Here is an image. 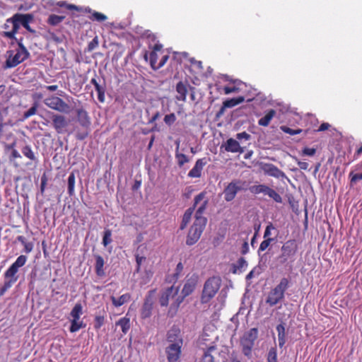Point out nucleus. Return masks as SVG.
<instances>
[{"label": "nucleus", "mask_w": 362, "mask_h": 362, "mask_svg": "<svg viewBox=\"0 0 362 362\" xmlns=\"http://www.w3.org/2000/svg\"><path fill=\"white\" fill-rule=\"evenodd\" d=\"M208 204V200H204L195 213V221L190 228L187 235L186 243L192 245L199 239L206 223V218L202 216Z\"/></svg>", "instance_id": "nucleus-1"}, {"label": "nucleus", "mask_w": 362, "mask_h": 362, "mask_svg": "<svg viewBox=\"0 0 362 362\" xmlns=\"http://www.w3.org/2000/svg\"><path fill=\"white\" fill-rule=\"evenodd\" d=\"M28 257L25 255H20L16 260L9 267V268L4 273L5 281L4 285L0 288V295L4 293L10 288L12 285L17 281L18 276L16 274L18 269L26 263Z\"/></svg>", "instance_id": "nucleus-2"}, {"label": "nucleus", "mask_w": 362, "mask_h": 362, "mask_svg": "<svg viewBox=\"0 0 362 362\" xmlns=\"http://www.w3.org/2000/svg\"><path fill=\"white\" fill-rule=\"evenodd\" d=\"M288 287V280L286 278L281 279L279 284L272 289L266 299V303L274 306L281 303L284 298V293Z\"/></svg>", "instance_id": "nucleus-3"}, {"label": "nucleus", "mask_w": 362, "mask_h": 362, "mask_svg": "<svg viewBox=\"0 0 362 362\" xmlns=\"http://www.w3.org/2000/svg\"><path fill=\"white\" fill-rule=\"evenodd\" d=\"M221 283V279L216 276H213L206 280L202 295V303H208L216 295L220 288Z\"/></svg>", "instance_id": "nucleus-4"}, {"label": "nucleus", "mask_w": 362, "mask_h": 362, "mask_svg": "<svg viewBox=\"0 0 362 362\" xmlns=\"http://www.w3.org/2000/svg\"><path fill=\"white\" fill-rule=\"evenodd\" d=\"M258 337V329L252 328L245 332L240 340L242 351L244 355L249 357L251 356L252 349L254 346L255 341Z\"/></svg>", "instance_id": "nucleus-5"}, {"label": "nucleus", "mask_w": 362, "mask_h": 362, "mask_svg": "<svg viewBox=\"0 0 362 362\" xmlns=\"http://www.w3.org/2000/svg\"><path fill=\"white\" fill-rule=\"evenodd\" d=\"M29 56V52L23 45L21 42H18V48L15 54L10 52L6 62V66L8 68L15 67L20 63L23 62Z\"/></svg>", "instance_id": "nucleus-6"}, {"label": "nucleus", "mask_w": 362, "mask_h": 362, "mask_svg": "<svg viewBox=\"0 0 362 362\" xmlns=\"http://www.w3.org/2000/svg\"><path fill=\"white\" fill-rule=\"evenodd\" d=\"M83 314V308L81 303H76L71 311L72 320L69 330L71 332H76L80 329L86 327V325L80 320V317Z\"/></svg>", "instance_id": "nucleus-7"}, {"label": "nucleus", "mask_w": 362, "mask_h": 362, "mask_svg": "<svg viewBox=\"0 0 362 362\" xmlns=\"http://www.w3.org/2000/svg\"><path fill=\"white\" fill-rule=\"evenodd\" d=\"M206 193L205 192H202L197 194L194 199V204L192 207L189 208L186 210L185 213L183 215L182 221L180 226V229L183 230L187 225L189 223L192 216L194 213L195 208L199 205L202 204L204 200H208L206 198Z\"/></svg>", "instance_id": "nucleus-8"}, {"label": "nucleus", "mask_w": 362, "mask_h": 362, "mask_svg": "<svg viewBox=\"0 0 362 362\" xmlns=\"http://www.w3.org/2000/svg\"><path fill=\"white\" fill-rule=\"evenodd\" d=\"M244 189V182L240 180L231 181L224 189V199L226 202L233 200L238 192Z\"/></svg>", "instance_id": "nucleus-9"}, {"label": "nucleus", "mask_w": 362, "mask_h": 362, "mask_svg": "<svg viewBox=\"0 0 362 362\" xmlns=\"http://www.w3.org/2000/svg\"><path fill=\"white\" fill-rule=\"evenodd\" d=\"M44 103L49 108L60 112L69 113L71 110L70 106L67 103L57 96L47 98L45 99Z\"/></svg>", "instance_id": "nucleus-10"}, {"label": "nucleus", "mask_w": 362, "mask_h": 362, "mask_svg": "<svg viewBox=\"0 0 362 362\" xmlns=\"http://www.w3.org/2000/svg\"><path fill=\"white\" fill-rule=\"evenodd\" d=\"M182 339H178L170 344L166 348L167 358L168 362H177L181 354Z\"/></svg>", "instance_id": "nucleus-11"}, {"label": "nucleus", "mask_w": 362, "mask_h": 362, "mask_svg": "<svg viewBox=\"0 0 362 362\" xmlns=\"http://www.w3.org/2000/svg\"><path fill=\"white\" fill-rule=\"evenodd\" d=\"M281 254L279 257L281 263L284 264L293 256L296 252V245L293 240L286 241L281 248Z\"/></svg>", "instance_id": "nucleus-12"}, {"label": "nucleus", "mask_w": 362, "mask_h": 362, "mask_svg": "<svg viewBox=\"0 0 362 362\" xmlns=\"http://www.w3.org/2000/svg\"><path fill=\"white\" fill-rule=\"evenodd\" d=\"M33 16L30 14H21L16 13L13 15L11 18L7 20V23H11L16 24L20 28V25H22L27 30L33 32L29 23L32 21Z\"/></svg>", "instance_id": "nucleus-13"}, {"label": "nucleus", "mask_w": 362, "mask_h": 362, "mask_svg": "<svg viewBox=\"0 0 362 362\" xmlns=\"http://www.w3.org/2000/svg\"><path fill=\"white\" fill-rule=\"evenodd\" d=\"M153 291H150L145 298L144 303L141 309V316L143 319L148 318L151 315L153 304Z\"/></svg>", "instance_id": "nucleus-14"}, {"label": "nucleus", "mask_w": 362, "mask_h": 362, "mask_svg": "<svg viewBox=\"0 0 362 362\" xmlns=\"http://www.w3.org/2000/svg\"><path fill=\"white\" fill-rule=\"evenodd\" d=\"M207 163V158H202L198 159L194 166L189 171L188 177L198 178L202 176V171L203 170L204 166H205Z\"/></svg>", "instance_id": "nucleus-15"}, {"label": "nucleus", "mask_w": 362, "mask_h": 362, "mask_svg": "<svg viewBox=\"0 0 362 362\" xmlns=\"http://www.w3.org/2000/svg\"><path fill=\"white\" fill-rule=\"evenodd\" d=\"M52 124L58 134L64 132L68 125V122L64 116L61 115H54L52 116Z\"/></svg>", "instance_id": "nucleus-16"}, {"label": "nucleus", "mask_w": 362, "mask_h": 362, "mask_svg": "<svg viewBox=\"0 0 362 362\" xmlns=\"http://www.w3.org/2000/svg\"><path fill=\"white\" fill-rule=\"evenodd\" d=\"M196 284L197 281L194 279H189L187 280L182 290V298L180 299V297H177L176 299V301H177V306L180 305L185 297L189 296L193 292L196 287Z\"/></svg>", "instance_id": "nucleus-17"}, {"label": "nucleus", "mask_w": 362, "mask_h": 362, "mask_svg": "<svg viewBox=\"0 0 362 362\" xmlns=\"http://www.w3.org/2000/svg\"><path fill=\"white\" fill-rule=\"evenodd\" d=\"M262 169L269 176L279 179L286 177L285 173L273 164H264Z\"/></svg>", "instance_id": "nucleus-18"}, {"label": "nucleus", "mask_w": 362, "mask_h": 362, "mask_svg": "<svg viewBox=\"0 0 362 362\" xmlns=\"http://www.w3.org/2000/svg\"><path fill=\"white\" fill-rule=\"evenodd\" d=\"M177 293V288H175L173 286L168 288L160 296V304L161 306H167L169 300L173 299Z\"/></svg>", "instance_id": "nucleus-19"}, {"label": "nucleus", "mask_w": 362, "mask_h": 362, "mask_svg": "<svg viewBox=\"0 0 362 362\" xmlns=\"http://www.w3.org/2000/svg\"><path fill=\"white\" fill-rule=\"evenodd\" d=\"M77 120L83 129H90V119L85 110H77Z\"/></svg>", "instance_id": "nucleus-20"}, {"label": "nucleus", "mask_w": 362, "mask_h": 362, "mask_svg": "<svg viewBox=\"0 0 362 362\" xmlns=\"http://www.w3.org/2000/svg\"><path fill=\"white\" fill-rule=\"evenodd\" d=\"M225 150L232 153H243V149L240 147L239 143L232 138L228 139L225 145Z\"/></svg>", "instance_id": "nucleus-21"}, {"label": "nucleus", "mask_w": 362, "mask_h": 362, "mask_svg": "<svg viewBox=\"0 0 362 362\" xmlns=\"http://www.w3.org/2000/svg\"><path fill=\"white\" fill-rule=\"evenodd\" d=\"M188 85L180 81L177 83L176 86L177 95L176 99L177 100L185 101L187 93Z\"/></svg>", "instance_id": "nucleus-22"}, {"label": "nucleus", "mask_w": 362, "mask_h": 362, "mask_svg": "<svg viewBox=\"0 0 362 362\" xmlns=\"http://www.w3.org/2000/svg\"><path fill=\"white\" fill-rule=\"evenodd\" d=\"M90 83L94 86L95 89L98 93V100L103 103L105 101V86L100 84L95 78H93L90 80Z\"/></svg>", "instance_id": "nucleus-23"}, {"label": "nucleus", "mask_w": 362, "mask_h": 362, "mask_svg": "<svg viewBox=\"0 0 362 362\" xmlns=\"http://www.w3.org/2000/svg\"><path fill=\"white\" fill-rule=\"evenodd\" d=\"M276 329L278 333V341L280 348H282L286 342L285 327L283 324L276 326Z\"/></svg>", "instance_id": "nucleus-24"}, {"label": "nucleus", "mask_w": 362, "mask_h": 362, "mask_svg": "<svg viewBox=\"0 0 362 362\" xmlns=\"http://www.w3.org/2000/svg\"><path fill=\"white\" fill-rule=\"evenodd\" d=\"M177 146L175 149V158L177 159V165L180 167L183 166L185 163L189 161V159L184 153L179 152L180 141H175Z\"/></svg>", "instance_id": "nucleus-25"}, {"label": "nucleus", "mask_w": 362, "mask_h": 362, "mask_svg": "<svg viewBox=\"0 0 362 362\" xmlns=\"http://www.w3.org/2000/svg\"><path fill=\"white\" fill-rule=\"evenodd\" d=\"M110 299L115 307H119L129 302L131 299V296L129 293H124L118 298L112 296L110 297Z\"/></svg>", "instance_id": "nucleus-26"}, {"label": "nucleus", "mask_w": 362, "mask_h": 362, "mask_svg": "<svg viewBox=\"0 0 362 362\" xmlns=\"http://www.w3.org/2000/svg\"><path fill=\"white\" fill-rule=\"evenodd\" d=\"M275 115L276 111L274 110H269L265 116L259 119L258 124L262 127H267Z\"/></svg>", "instance_id": "nucleus-27"}, {"label": "nucleus", "mask_w": 362, "mask_h": 362, "mask_svg": "<svg viewBox=\"0 0 362 362\" xmlns=\"http://www.w3.org/2000/svg\"><path fill=\"white\" fill-rule=\"evenodd\" d=\"M17 240L20 242L24 247V252L25 253H30L33 251L34 244L32 242H28L26 238L23 235L17 237Z\"/></svg>", "instance_id": "nucleus-28"}, {"label": "nucleus", "mask_w": 362, "mask_h": 362, "mask_svg": "<svg viewBox=\"0 0 362 362\" xmlns=\"http://www.w3.org/2000/svg\"><path fill=\"white\" fill-rule=\"evenodd\" d=\"M103 266H104L103 258L100 255L96 256L95 268V272H96L97 275L99 276H102L105 274L104 270H103Z\"/></svg>", "instance_id": "nucleus-29"}, {"label": "nucleus", "mask_w": 362, "mask_h": 362, "mask_svg": "<svg viewBox=\"0 0 362 362\" xmlns=\"http://www.w3.org/2000/svg\"><path fill=\"white\" fill-rule=\"evenodd\" d=\"M117 326H119L124 334H126L130 328V320L127 317H122L117 322Z\"/></svg>", "instance_id": "nucleus-30"}, {"label": "nucleus", "mask_w": 362, "mask_h": 362, "mask_svg": "<svg viewBox=\"0 0 362 362\" xmlns=\"http://www.w3.org/2000/svg\"><path fill=\"white\" fill-rule=\"evenodd\" d=\"M245 100V98L243 96H240L238 98H234L231 99L226 100L223 102L224 107L231 108L235 107V105L243 103Z\"/></svg>", "instance_id": "nucleus-31"}, {"label": "nucleus", "mask_w": 362, "mask_h": 362, "mask_svg": "<svg viewBox=\"0 0 362 362\" xmlns=\"http://www.w3.org/2000/svg\"><path fill=\"white\" fill-rule=\"evenodd\" d=\"M270 187L265 185H253L250 187V191L252 193L254 194H260L263 193L264 194H267V192Z\"/></svg>", "instance_id": "nucleus-32"}, {"label": "nucleus", "mask_w": 362, "mask_h": 362, "mask_svg": "<svg viewBox=\"0 0 362 362\" xmlns=\"http://www.w3.org/2000/svg\"><path fill=\"white\" fill-rule=\"evenodd\" d=\"M75 180V175L71 173L68 177V193L69 196L74 194Z\"/></svg>", "instance_id": "nucleus-33"}, {"label": "nucleus", "mask_w": 362, "mask_h": 362, "mask_svg": "<svg viewBox=\"0 0 362 362\" xmlns=\"http://www.w3.org/2000/svg\"><path fill=\"white\" fill-rule=\"evenodd\" d=\"M64 19L63 16L50 15L48 18V23L52 25H57L60 23Z\"/></svg>", "instance_id": "nucleus-34"}, {"label": "nucleus", "mask_w": 362, "mask_h": 362, "mask_svg": "<svg viewBox=\"0 0 362 362\" xmlns=\"http://www.w3.org/2000/svg\"><path fill=\"white\" fill-rule=\"evenodd\" d=\"M267 195H268L270 198L274 199L276 203L282 202V198L280 196V194L272 188L269 189Z\"/></svg>", "instance_id": "nucleus-35"}, {"label": "nucleus", "mask_w": 362, "mask_h": 362, "mask_svg": "<svg viewBox=\"0 0 362 362\" xmlns=\"http://www.w3.org/2000/svg\"><path fill=\"white\" fill-rule=\"evenodd\" d=\"M112 241V232L110 229H106L104 231L103 238V244L105 247L107 246Z\"/></svg>", "instance_id": "nucleus-36"}, {"label": "nucleus", "mask_w": 362, "mask_h": 362, "mask_svg": "<svg viewBox=\"0 0 362 362\" xmlns=\"http://www.w3.org/2000/svg\"><path fill=\"white\" fill-rule=\"evenodd\" d=\"M158 54H157V52H156L155 51H152L151 52L150 54H149V59H150V64H151V66L152 67V69H153L154 70H157V66H158Z\"/></svg>", "instance_id": "nucleus-37"}, {"label": "nucleus", "mask_w": 362, "mask_h": 362, "mask_svg": "<svg viewBox=\"0 0 362 362\" xmlns=\"http://www.w3.org/2000/svg\"><path fill=\"white\" fill-rule=\"evenodd\" d=\"M274 241V239H264L259 245V247L257 250V253L260 255V253L264 250H266L268 247L271 245L272 242Z\"/></svg>", "instance_id": "nucleus-38"}, {"label": "nucleus", "mask_w": 362, "mask_h": 362, "mask_svg": "<svg viewBox=\"0 0 362 362\" xmlns=\"http://www.w3.org/2000/svg\"><path fill=\"white\" fill-rule=\"evenodd\" d=\"M267 362H277V351L275 347H272L267 354Z\"/></svg>", "instance_id": "nucleus-39"}, {"label": "nucleus", "mask_w": 362, "mask_h": 362, "mask_svg": "<svg viewBox=\"0 0 362 362\" xmlns=\"http://www.w3.org/2000/svg\"><path fill=\"white\" fill-rule=\"evenodd\" d=\"M215 349L214 346L209 347L206 351L204 352L202 362H214V358L211 354V352Z\"/></svg>", "instance_id": "nucleus-40"}, {"label": "nucleus", "mask_w": 362, "mask_h": 362, "mask_svg": "<svg viewBox=\"0 0 362 362\" xmlns=\"http://www.w3.org/2000/svg\"><path fill=\"white\" fill-rule=\"evenodd\" d=\"M23 154L28 158L34 160L35 159V154L32 148L29 146H25L22 149Z\"/></svg>", "instance_id": "nucleus-41"}, {"label": "nucleus", "mask_w": 362, "mask_h": 362, "mask_svg": "<svg viewBox=\"0 0 362 362\" xmlns=\"http://www.w3.org/2000/svg\"><path fill=\"white\" fill-rule=\"evenodd\" d=\"M261 268L259 266L254 267L246 276V280L249 281L252 278L259 276L261 274Z\"/></svg>", "instance_id": "nucleus-42"}, {"label": "nucleus", "mask_w": 362, "mask_h": 362, "mask_svg": "<svg viewBox=\"0 0 362 362\" xmlns=\"http://www.w3.org/2000/svg\"><path fill=\"white\" fill-rule=\"evenodd\" d=\"M107 16L101 13H99L98 11H93L92 12V16L90 17L91 20L96 21L98 22L104 21L107 19Z\"/></svg>", "instance_id": "nucleus-43"}, {"label": "nucleus", "mask_w": 362, "mask_h": 362, "mask_svg": "<svg viewBox=\"0 0 362 362\" xmlns=\"http://www.w3.org/2000/svg\"><path fill=\"white\" fill-rule=\"evenodd\" d=\"M12 24V30L11 31L4 32V35L5 37H7L9 39L14 38L15 34L18 30V26L16 24L11 23Z\"/></svg>", "instance_id": "nucleus-44"}, {"label": "nucleus", "mask_w": 362, "mask_h": 362, "mask_svg": "<svg viewBox=\"0 0 362 362\" xmlns=\"http://www.w3.org/2000/svg\"><path fill=\"white\" fill-rule=\"evenodd\" d=\"M281 129L284 132L290 135H296V134H300L302 132V129H293L286 127V126L281 127Z\"/></svg>", "instance_id": "nucleus-45"}, {"label": "nucleus", "mask_w": 362, "mask_h": 362, "mask_svg": "<svg viewBox=\"0 0 362 362\" xmlns=\"http://www.w3.org/2000/svg\"><path fill=\"white\" fill-rule=\"evenodd\" d=\"M90 129H83L82 131H77L76 137L78 140L85 139L89 134Z\"/></svg>", "instance_id": "nucleus-46"}, {"label": "nucleus", "mask_w": 362, "mask_h": 362, "mask_svg": "<svg viewBox=\"0 0 362 362\" xmlns=\"http://www.w3.org/2000/svg\"><path fill=\"white\" fill-rule=\"evenodd\" d=\"M274 229H275V227L274 226V225L272 223H269L267 226L266 229L264 230V239H273L270 236L272 235V230H274Z\"/></svg>", "instance_id": "nucleus-47"}, {"label": "nucleus", "mask_w": 362, "mask_h": 362, "mask_svg": "<svg viewBox=\"0 0 362 362\" xmlns=\"http://www.w3.org/2000/svg\"><path fill=\"white\" fill-rule=\"evenodd\" d=\"M163 120L167 125L171 126L175 122L176 116L174 113H170L169 115H166Z\"/></svg>", "instance_id": "nucleus-48"}, {"label": "nucleus", "mask_w": 362, "mask_h": 362, "mask_svg": "<svg viewBox=\"0 0 362 362\" xmlns=\"http://www.w3.org/2000/svg\"><path fill=\"white\" fill-rule=\"evenodd\" d=\"M146 261V257L136 255V272H139L141 264Z\"/></svg>", "instance_id": "nucleus-49"}, {"label": "nucleus", "mask_w": 362, "mask_h": 362, "mask_svg": "<svg viewBox=\"0 0 362 362\" xmlns=\"http://www.w3.org/2000/svg\"><path fill=\"white\" fill-rule=\"evenodd\" d=\"M37 112V105H35L33 107H31L28 111L24 112V118L27 119L30 117L32 115H34Z\"/></svg>", "instance_id": "nucleus-50"}, {"label": "nucleus", "mask_w": 362, "mask_h": 362, "mask_svg": "<svg viewBox=\"0 0 362 362\" xmlns=\"http://www.w3.org/2000/svg\"><path fill=\"white\" fill-rule=\"evenodd\" d=\"M104 323V317L103 316H96L95 317V328L99 329L102 327Z\"/></svg>", "instance_id": "nucleus-51"}, {"label": "nucleus", "mask_w": 362, "mask_h": 362, "mask_svg": "<svg viewBox=\"0 0 362 362\" xmlns=\"http://www.w3.org/2000/svg\"><path fill=\"white\" fill-rule=\"evenodd\" d=\"M236 138L238 140L244 139L245 141H248L250 139L251 136L249 134H247V132H243L237 134Z\"/></svg>", "instance_id": "nucleus-52"}, {"label": "nucleus", "mask_w": 362, "mask_h": 362, "mask_svg": "<svg viewBox=\"0 0 362 362\" xmlns=\"http://www.w3.org/2000/svg\"><path fill=\"white\" fill-rule=\"evenodd\" d=\"M247 262L244 258L241 257L238 260L237 267L239 269H245L247 267Z\"/></svg>", "instance_id": "nucleus-53"}, {"label": "nucleus", "mask_w": 362, "mask_h": 362, "mask_svg": "<svg viewBox=\"0 0 362 362\" xmlns=\"http://www.w3.org/2000/svg\"><path fill=\"white\" fill-rule=\"evenodd\" d=\"M98 45V37H95L88 44V50L91 51V50L94 49Z\"/></svg>", "instance_id": "nucleus-54"}, {"label": "nucleus", "mask_w": 362, "mask_h": 362, "mask_svg": "<svg viewBox=\"0 0 362 362\" xmlns=\"http://www.w3.org/2000/svg\"><path fill=\"white\" fill-rule=\"evenodd\" d=\"M316 150L313 148H305L303 151L304 155L313 156L315 155Z\"/></svg>", "instance_id": "nucleus-55"}, {"label": "nucleus", "mask_w": 362, "mask_h": 362, "mask_svg": "<svg viewBox=\"0 0 362 362\" xmlns=\"http://www.w3.org/2000/svg\"><path fill=\"white\" fill-rule=\"evenodd\" d=\"M352 174H353L352 173L350 174V176H351V182L355 183L357 181L362 180V173L360 174H354V175H352Z\"/></svg>", "instance_id": "nucleus-56"}, {"label": "nucleus", "mask_w": 362, "mask_h": 362, "mask_svg": "<svg viewBox=\"0 0 362 362\" xmlns=\"http://www.w3.org/2000/svg\"><path fill=\"white\" fill-rule=\"evenodd\" d=\"M173 330L172 331H170L168 333V341L169 342H171L172 343H174L176 341H177L179 339H176L175 337V334H173ZM175 332L176 331H174Z\"/></svg>", "instance_id": "nucleus-57"}, {"label": "nucleus", "mask_w": 362, "mask_h": 362, "mask_svg": "<svg viewBox=\"0 0 362 362\" xmlns=\"http://www.w3.org/2000/svg\"><path fill=\"white\" fill-rule=\"evenodd\" d=\"M238 88H237L236 86H233V87H228V86H226L224 88V92L226 94H230L231 93H235V92H238Z\"/></svg>", "instance_id": "nucleus-58"}, {"label": "nucleus", "mask_w": 362, "mask_h": 362, "mask_svg": "<svg viewBox=\"0 0 362 362\" xmlns=\"http://www.w3.org/2000/svg\"><path fill=\"white\" fill-rule=\"evenodd\" d=\"M168 55H164L160 62L158 64L157 69L161 68L168 61Z\"/></svg>", "instance_id": "nucleus-59"}, {"label": "nucleus", "mask_w": 362, "mask_h": 362, "mask_svg": "<svg viewBox=\"0 0 362 362\" xmlns=\"http://www.w3.org/2000/svg\"><path fill=\"white\" fill-rule=\"evenodd\" d=\"M298 167L302 170H308L309 167V164L305 161H298Z\"/></svg>", "instance_id": "nucleus-60"}, {"label": "nucleus", "mask_w": 362, "mask_h": 362, "mask_svg": "<svg viewBox=\"0 0 362 362\" xmlns=\"http://www.w3.org/2000/svg\"><path fill=\"white\" fill-rule=\"evenodd\" d=\"M190 62L197 66L199 69H202V63L201 61H197L194 58L190 59Z\"/></svg>", "instance_id": "nucleus-61"}, {"label": "nucleus", "mask_w": 362, "mask_h": 362, "mask_svg": "<svg viewBox=\"0 0 362 362\" xmlns=\"http://www.w3.org/2000/svg\"><path fill=\"white\" fill-rule=\"evenodd\" d=\"M47 179L45 176H43L41 179L40 191L42 193L45 191Z\"/></svg>", "instance_id": "nucleus-62"}, {"label": "nucleus", "mask_w": 362, "mask_h": 362, "mask_svg": "<svg viewBox=\"0 0 362 362\" xmlns=\"http://www.w3.org/2000/svg\"><path fill=\"white\" fill-rule=\"evenodd\" d=\"M183 269V265L181 262H179L177 264V267H176V272H175V275L176 276H178L181 272L182 271Z\"/></svg>", "instance_id": "nucleus-63"}, {"label": "nucleus", "mask_w": 362, "mask_h": 362, "mask_svg": "<svg viewBox=\"0 0 362 362\" xmlns=\"http://www.w3.org/2000/svg\"><path fill=\"white\" fill-rule=\"evenodd\" d=\"M329 127V124L328 123H323L320 126L318 131H320V132L325 131V130L328 129Z\"/></svg>", "instance_id": "nucleus-64"}]
</instances>
